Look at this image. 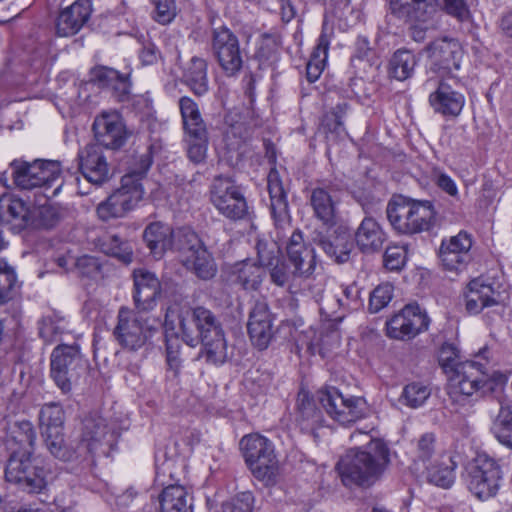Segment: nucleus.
<instances>
[{
  "label": "nucleus",
  "instance_id": "obj_1",
  "mask_svg": "<svg viewBox=\"0 0 512 512\" xmlns=\"http://www.w3.org/2000/svg\"><path fill=\"white\" fill-rule=\"evenodd\" d=\"M183 341L193 347L199 342L207 361L223 364L232 356L220 320L204 306L187 308L178 314Z\"/></svg>",
  "mask_w": 512,
  "mask_h": 512
},
{
  "label": "nucleus",
  "instance_id": "obj_2",
  "mask_svg": "<svg viewBox=\"0 0 512 512\" xmlns=\"http://www.w3.org/2000/svg\"><path fill=\"white\" fill-rule=\"evenodd\" d=\"M389 448L381 439H372L363 449L351 448L340 458L336 469L345 486L369 488L387 469Z\"/></svg>",
  "mask_w": 512,
  "mask_h": 512
},
{
  "label": "nucleus",
  "instance_id": "obj_3",
  "mask_svg": "<svg viewBox=\"0 0 512 512\" xmlns=\"http://www.w3.org/2000/svg\"><path fill=\"white\" fill-rule=\"evenodd\" d=\"M240 448L253 476L266 485H274L280 472L272 443L259 434L244 436Z\"/></svg>",
  "mask_w": 512,
  "mask_h": 512
},
{
  "label": "nucleus",
  "instance_id": "obj_4",
  "mask_svg": "<svg viewBox=\"0 0 512 512\" xmlns=\"http://www.w3.org/2000/svg\"><path fill=\"white\" fill-rule=\"evenodd\" d=\"M84 366L85 362L78 344H61L53 349L50 375L63 394L71 392L72 384L79 378Z\"/></svg>",
  "mask_w": 512,
  "mask_h": 512
},
{
  "label": "nucleus",
  "instance_id": "obj_5",
  "mask_svg": "<svg viewBox=\"0 0 512 512\" xmlns=\"http://www.w3.org/2000/svg\"><path fill=\"white\" fill-rule=\"evenodd\" d=\"M32 455L10 454L5 468V479L28 492H39L46 486L47 471L41 461Z\"/></svg>",
  "mask_w": 512,
  "mask_h": 512
},
{
  "label": "nucleus",
  "instance_id": "obj_6",
  "mask_svg": "<svg viewBox=\"0 0 512 512\" xmlns=\"http://www.w3.org/2000/svg\"><path fill=\"white\" fill-rule=\"evenodd\" d=\"M209 193L212 205L224 217L236 221L248 215L246 199L231 178L216 176Z\"/></svg>",
  "mask_w": 512,
  "mask_h": 512
},
{
  "label": "nucleus",
  "instance_id": "obj_7",
  "mask_svg": "<svg viewBox=\"0 0 512 512\" xmlns=\"http://www.w3.org/2000/svg\"><path fill=\"white\" fill-rule=\"evenodd\" d=\"M143 194L141 183H136L130 176H123L120 187L98 204L97 215L103 221L124 217L142 200Z\"/></svg>",
  "mask_w": 512,
  "mask_h": 512
},
{
  "label": "nucleus",
  "instance_id": "obj_8",
  "mask_svg": "<svg viewBox=\"0 0 512 512\" xmlns=\"http://www.w3.org/2000/svg\"><path fill=\"white\" fill-rule=\"evenodd\" d=\"M468 488L480 500L494 496L499 488L500 467L487 454H478L467 466Z\"/></svg>",
  "mask_w": 512,
  "mask_h": 512
},
{
  "label": "nucleus",
  "instance_id": "obj_9",
  "mask_svg": "<svg viewBox=\"0 0 512 512\" xmlns=\"http://www.w3.org/2000/svg\"><path fill=\"white\" fill-rule=\"evenodd\" d=\"M319 400L327 414L342 425L352 424L366 413L364 398L346 397L333 387L319 391Z\"/></svg>",
  "mask_w": 512,
  "mask_h": 512
},
{
  "label": "nucleus",
  "instance_id": "obj_10",
  "mask_svg": "<svg viewBox=\"0 0 512 512\" xmlns=\"http://www.w3.org/2000/svg\"><path fill=\"white\" fill-rule=\"evenodd\" d=\"M153 329L137 312L121 307L113 335L118 344L129 351L142 348L151 337Z\"/></svg>",
  "mask_w": 512,
  "mask_h": 512
},
{
  "label": "nucleus",
  "instance_id": "obj_11",
  "mask_svg": "<svg viewBox=\"0 0 512 512\" xmlns=\"http://www.w3.org/2000/svg\"><path fill=\"white\" fill-rule=\"evenodd\" d=\"M490 380L486 364L477 361H464L455 366L449 379V394L472 396L478 393Z\"/></svg>",
  "mask_w": 512,
  "mask_h": 512
},
{
  "label": "nucleus",
  "instance_id": "obj_12",
  "mask_svg": "<svg viewBox=\"0 0 512 512\" xmlns=\"http://www.w3.org/2000/svg\"><path fill=\"white\" fill-rule=\"evenodd\" d=\"M212 50L227 76H234L240 72L243 66V56L239 40L227 27L213 30Z\"/></svg>",
  "mask_w": 512,
  "mask_h": 512
},
{
  "label": "nucleus",
  "instance_id": "obj_13",
  "mask_svg": "<svg viewBox=\"0 0 512 512\" xmlns=\"http://www.w3.org/2000/svg\"><path fill=\"white\" fill-rule=\"evenodd\" d=\"M12 166L16 185L25 190L48 185L60 173V167L56 161L13 162Z\"/></svg>",
  "mask_w": 512,
  "mask_h": 512
},
{
  "label": "nucleus",
  "instance_id": "obj_14",
  "mask_svg": "<svg viewBox=\"0 0 512 512\" xmlns=\"http://www.w3.org/2000/svg\"><path fill=\"white\" fill-rule=\"evenodd\" d=\"M429 318L418 305L408 304L386 323L387 335L397 340H410L428 329Z\"/></svg>",
  "mask_w": 512,
  "mask_h": 512
},
{
  "label": "nucleus",
  "instance_id": "obj_15",
  "mask_svg": "<svg viewBox=\"0 0 512 512\" xmlns=\"http://www.w3.org/2000/svg\"><path fill=\"white\" fill-rule=\"evenodd\" d=\"M78 169L83 177L95 186H101L112 177L104 149L94 143L85 145L78 152Z\"/></svg>",
  "mask_w": 512,
  "mask_h": 512
},
{
  "label": "nucleus",
  "instance_id": "obj_16",
  "mask_svg": "<svg viewBox=\"0 0 512 512\" xmlns=\"http://www.w3.org/2000/svg\"><path fill=\"white\" fill-rule=\"evenodd\" d=\"M274 315L264 299L256 300L252 306L247 323L248 335L258 350H265L274 338Z\"/></svg>",
  "mask_w": 512,
  "mask_h": 512
},
{
  "label": "nucleus",
  "instance_id": "obj_17",
  "mask_svg": "<svg viewBox=\"0 0 512 512\" xmlns=\"http://www.w3.org/2000/svg\"><path fill=\"white\" fill-rule=\"evenodd\" d=\"M96 143L103 149L117 150L121 148L129 137L125 124L116 112H103L96 117L93 123Z\"/></svg>",
  "mask_w": 512,
  "mask_h": 512
},
{
  "label": "nucleus",
  "instance_id": "obj_18",
  "mask_svg": "<svg viewBox=\"0 0 512 512\" xmlns=\"http://www.w3.org/2000/svg\"><path fill=\"white\" fill-rule=\"evenodd\" d=\"M426 51L432 71L444 75L459 69L463 51L457 40L447 37L436 39L427 46Z\"/></svg>",
  "mask_w": 512,
  "mask_h": 512
},
{
  "label": "nucleus",
  "instance_id": "obj_19",
  "mask_svg": "<svg viewBox=\"0 0 512 512\" xmlns=\"http://www.w3.org/2000/svg\"><path fill=\"white\" fill-rule=\"evenodd\" d=\"M286 255L298 277H309L316 267L315 250L304 240L300 230H295L286 245Z\"/></svg>",
  "mask_w": 512,
  "mask_h": 512
},
{
  "label": "nucleus",
  "instance_id": "obj_20",
  "mask_svg": "<svg viewBox=\"0 0 512 512\" xmlns=\"http://www.w3.org/2000/svg\"><path fill=\"white\" fill-rule=\"evenodd\" d=\"M133 278L135 290L133 298L136 308L143 312L153 310L162 292L159 279L154 273L145 269L134 270Z\"/></svg>",
  "mask_w": 512,
  "mask_h": 512
},
{
  "label": "nucleus",
  "instance_id": "obj_21",
  "mask_svg": "<svg viewBox=\"0 0 512 512\" xmlns=\"http://www.w3.org/2000/svg\"><path fill=\"white\" fill-rule=\"evenodd\" d=\"M36 430L28 420L9 422L6 428L4 445L10 454H33Z\"/></svg>",
  "mask_w": 512,
  "mask_h": 512
},
{
  "label": "nucleus",
  "instance_id": "obj_22",
  "mask_svg": "<svg viewBox=\"0 0 512 512\" xmlns=\"http://www.w3.org/2000/svg\"><path fill=\"white\" fill-rule=\"evenodd\" d=\"M92 12L89 0H77L60 11L56 19V34L60 37L73 36L89 20Z\"/></svg>",
  "mask_w": 512,
  "mask_h": 512
},
{
  "label": "nucleus",
  "instance_id": "obj_23",
  "mask_svg": "<svg viewBox=\"0 0 512 512\" xmlns=\"http://www.w3.org/2000/svg\"><path fill=\"white\" fill-rule=\"evenodd\" d=\"M113 435L109 433L106 420L99 415L91 414L83 421L81 443L78 449L85 453H94L102 445L111 446Z\"/></svg>",
  "mask_w": 512,
  "mask_h": 512
},
{
  "label": "nucleus",
  "instance_id": "obj_24",
  "mask_svg": "<svg viewBox=\"0 0 512 512\" xmlns=\"http://www.w3.org/2000/svg\"><path fill=\"white\" fill-rule=\"evenodd\" d=\"M313 241L337 263H345L350 258L353 242L350 234L340 227L326 235H318Z\"/></svg>",
  "mask_w": 512,
  "mask_h": 512
},
{
  "label": "nucleus",
  "instance_id": "obj_25",
  "mask_svg": "<svg viewBox=\"0 0 512 512\" xmlns=\"http://www.w3.org/2000/svg\"><path fill=\"white\" fill-rule=\"evenodd\" d=\"M267 188L270 195V210L277 227L290 223L288 203L283 183L276 168H271L267 177Z\"/></svg>",
  "mask_w": 512,
  "mask_h": 512
},
{
  "label": "nucleus",
  "instance_id": "obj_26",
  "mask_svg": "<svg viewBox=\"0 0 512 512\" xmlns=\"http://www.w3.org/2000/svg\"><path fill=\"white\" fill-rule=\"evenodd\" d=\"M438 0H390L392 14L409 22H425L436 11Z\"/></svg>",
  "mask_w": 512,
  "mask_h": 512
},
{
  "label": "nucleus",
  "instance_id": "obj_27",
  "mask_svg": "<svg viewBox=\"0 0 512 512\" xmlns=\"http://www.w3.org/2000/svg\"><path fill=\"white\" fill-rule=\"evenodd\" d=\"M29 215L30 210L21 199L9 194L0 197V221L15 232L28 228Z\"/></svg>",
  "mask_w": 512,
  "mask_h": 512
},
{
  "label": "nucleus",
  "instance_id": "obj_28",
  "mask_svg": "<svg viewBox=\"0 0 512 512\" xmlns=\"http://www.w3.org/2000/svg\"><path fill=\"white\" fill-rule=\"evenodd\" d=\"M386 233L372 217H365L355 232V242L363 253H375L382 249Z\"/></svg>",
  "mask_w": 512,
  "mask_h": 512
},
{
  "label": "nucleus",
  "instance_id": "obj_29",
  "mask_svg": "<svg viewBox=\"0 0 512 512\" xmlns=\"http://www.w3.org/2000/svg\"><path fill=\"white\" fill-rule=\"evenodd\" d=\"M429 102L436 112L455 117L462 111L465 98L461 93L453 90L449 84L441 81L437 90L430 95Z\"/></svg>",
  "mask_w": 512,
  "mask_h": 512
},
{
  "label": "nucleus",
  "instance_id": "obj_30",
  "mask_svg": "<svg viewBox=\"0 0 512 512\" xmlns=\"http://www.w3.org/2000/svg\"><path fill=\"white\" fill-rule=\"evenodd\" d=\"M294 418L301 430L307 432H313L322 423L321 411L310 394L303 389L297 395Z\"/></svg>",
  "mask_w": 512,
  "mask_h": 512
},
{
  "label": "nucleus",
  "instance_id": "obj_31",
  "mask_svg": "<svg viewBox=\"0 0 512 512\" xmlns=\"http://www.w3.org/2000/svg\"><path fill=\"white\" fill-rule=\"evenodd\" d=\"M179 106L187 140L198 139L203 141L208 139V130L197 104L191 98L185 96L180 99Z\"/></svg>",
  "mask_w": 512,
  "mask_h": 512
},
{
  "label": "nucleus",
  "instance_id": "obj_32",
  "mask_svg": "<svg viewBox=\"0 0 512 512\" xmlns=\"http://www.w3.org/2000/svg\"><path fill=\"white\" fill-rule=\"evenodd\" d=\"M309 202L314 216L323 224L331 226L336 222V201L328 187L317 186L311 189Z\"/></svg>",
  "mask_w": 512,
  "mask_h": 512
},
{
  "label": "nucleus",
  "instance_id": "obj_33",
  "mask_svg": "<svg viewBox=\"0 0 512 512\" xmlns=\"http://www.w3.org/2000/svg\"><path fill=\"white\" fill-rule=\"evenodd\" d=\"M409 235L432 230L438 222L437 211L428 200H412Z\"/></svg>",
  "mask_w": 512,
  "mask_h": 512
},
{
  "label": "nucleus",
  "instance_id": "obj_34",
  "mask_svg": "<svg viewBox=\"0 0 512 512\" xmlns=\"http://www.w3.org/2000/svg\"><path fill=\"white\" fill-rule=\"evenodd\" d=\"M143 240L150 252L157 258L162 255L173 245V230L160 222L149 224L143 233Z\"/></svg>",
  "mask_w": 512,
  "mask_h": 512
},
{
  "label": "nucleus",
  "instance_id": "obj_35",
  "mask_svg": "<svg viewBox=\"0 0 512 512\" xmlns=\"http://www.w3.org/2000/svg\"><path fill=\"white\" fill-rule=\"evenodd\" d=\"M183 266L203 281L213 279L217 274V264L212 254L203 246L182 261Z\"/></svg>",
  "mask_w": 512,
  "mask_h": 512
},
{
  "label": "nucleus",
  "instance_id": "obj_36",
  "mask_svg": "<svg viewBox=\"0 0 512 512\" xmlns=\"http://www.w3.org/2000/svg\"><path fill=\"white\" fill-rule=\"evenodd\" d=\"M469 293L466 296V310L469 313L477 314L485 307L498 304L499 300L495 297V291L491 285L482 283L479 279H474L468 284Z\"/></svg>",
  "mask_w": 512,
  "mask_h": 512
},
{
  "label": "nucleus",
  "instance_id": "obj_37",
  "mask_svg": "<svg viewBox=\"0 0 512 512\" xmlns=\"http://www.w3.org/2000/svg\"><path fill=\"white\" fill-rule=\"evenodd\" d=\"M412 200L411 198L398 196L391 199L387 205V218L398 233L409 235Z\"/></svg>",
  "mask_w": 512,
  "mask_h": 512
},
{
  "label": "nucleus",
  "instance_id": "obj_38",
  "mask_svg": "<svg viewBox=\"0 0 512 512\" xmlns=\"http://www.w3.org/2000/svg\"><path fill=\"white\" fill-rule=\"evenodd\" d=\"M347 103L337 104L327 111L321 120L320 130L328 142H337L346 136L343 117L347 111Z\"/></svg>",
  "mask_w": 512,
  "mask_h": 512
},
{
  "label": "nucleus",
  "instance_id": "obj_39",
  "mask_svg": "<svg viewBox=\"0 0 512 512\" xmlns=\"http://www.w3.org/2000/svg\"><path fill=\"white\" fill-rule=\"evenodd\" d=\"M161 512H187L193 509L192 497L183 486L169 485L159 495Z\"/></svg>",
  "mask_w": 512,
  "mask_h": 512
},
{
  "label": "nucleus",
  "instance_id": "obj_40",
  "mask_svg": "<svg viewBox=\"0 0 512 512\" xmlns=\"http://www.w3.org/2000/svg\"><path fill=\"white\" fill-rule=\"evenodd\" d=\"M44 441L49 452L62 461H72L82 455L79 449L68 446L64 439L63 429L45 428Z\"/></svg>",
  "mask_w": 512,
  "mask_h": 512
},
{
  "label": "nucleus",
  "instance_id": "obj_41",
  "mask_svg": "<svg viewBox=\"0 0 512 512\" xmlns=\"http://www.w3.org/2000/svg\"><path fill=\"white\" fill-rule=\"evenodd\" d=\"M455 467L456 463L453 458L448 454H443L428 468V480L437 486L448 488L454 482Z\"/></svg>",
  "mask_w": 512,
  "mask_h": 512
},
{
  "label": "nucleus",
  "instance_id": "obj_42",
  "mask_svg": "<svg viewBox=\"0 0 512 512\" xmlns=\"http://www.w3.org/2000/svg\"><path fill=\"white\" fill-rule=\"evenodd\" d=\"M153 162L152 147H146L141 152L138 150L128 154L125 159L126 171L124 176H130L136 183L146 175Z\"/></svg>",
  "mask_w": 512,
  "mask_h": 512
},
{
  "label": "nucleus",
  "instance_id": "obj_43",
  "mask_svg": "<svg viewBox=\"0 0 512 512\" xmlns=\"http://www.w3.org/2000/svg\"><path fill=\"white\" fill-rule=\"evenodd\" d=\"M185 78L195 95H204L208 91L206 61L199 57H193L186 69Z\"/></svg>",
  "mask_w": 512,
  "mask_h": 512
},
{
  "label": "nucleus",
  "instance_id": "obj_44",
  "mask_svg": "<svg viewBox=\"0 0 512 512\" xmlns=\"http://www.w3.org/2000/svg\"><path fill=\"white\" fill-rule=\"evenodd\" d=\"M362 9V0H332L331 13L347 27L361 20Z\"/></svg>",
  "mask_w": 512,
  "mask_h": 512
},
{
  "label": "nucleus",
  "instance_id": "obj_45",
  "mask_svg": "<svg viewBox=\"0 0 512 512\" xmlns=\"http://www.w3.org/2000/svg\"><path fill=\"white\" fill-rule=\"evenodd\" d=\"M415 55L408 50H397L389 62V74L399 81L408 79L416 66Z\"/></svg>",
  "mask_w": 512,
  "mask_h": 512
},
{
  "label": "nucleus",
  "instance_id": "obj_46",
  "mask_svg": "<svg viewBox=\"0 0 512 512\" xmlns=\"http://www.w3.org/2000/svg\"><path fill=\"white\" fill-rule=\"evenodd\" d=\"M61 219L60 210L53 205H42L30 210L28 228L51 229Z\"/></svg>",
  "mask_w": 512,
  "mask_h": 512
},
{
  "label": "nucleus",
  "instance_id": "obj_47",
  "mask_svg": "<svg viewBox=\"0 0 512 512\" xmlns=\"http://www.w3.org/2000/svg\"><path fill=\"white\" fill-rule=\"evenodd\" d=\"M205 246L198 235L189 229H179L173 231V245L181 257V262L185 260L186 256H190L200 248Z\"/></svg>",
  "mask_w": 512,
  "mask_h": 512
},
{
  "label": "nucleus",
  "instance_id": "obj_48",
  "mask_svg": "<svg viewBox=\"0 0 512 512\" xmlns=\"http://www.w3.org/2000/svg\"><path fill=\"white\" fill-rule=\"evenodd\" d=\"M263 271L261 267L242 263L237 268L236 280L246 290H257L262 282Z\"/></svg>",
  "mask_w": 512,
  "mask_h": 512
},
{
  "label": "nucleus",
  "instance_id": "obj_49",
  "mask_svg": "<svg viewBox=\"0 0 512 512\" xmlns=\"http://www.w3.org/2000/svg\"><path fill=\"white\" fill-rule=\"evenodd\" d=\"M492 430L502 444L512 448V411L509 408L500 409Z\"/></svg>",
  "mask_w": 512,
  "mask_h": 512
},
{
  "label": "nucleus",
  "instance_id": "obj_50",
  "mask_svg": "<svg viewBox=\"0 0 512 512\" xmlns=\"http://www.w3.org/2000/svg\"><path fill=\"white\" fill-rule=\"evenodd\" d=\"M378 58L373 49L369 47V42L364 37H359L356 42V53L351 62L355 68L366 71L367 68L378 66Z\"/></svg>",
  "mask_w": 512,
  "mask_h": 512
},
{
  "label": "nucleus",
  "instance_id": "obj_51",
  "mask_svg": "<svg viewBox=\"0 0 512 512\" xmlns=\"http://www.w3.org/2000/svg\"><path fill=\"white\" fill-rule=\"evenodd\" d=\"M430 394L431 390L428 386L419 382H412L404 387L401 400L404 401L405 405L417 408L425 403Z\"/></svg>",
  "mask_w": 512,
  "mask_h": 512
},
{
  "label": "nucleus",
  "instance_id": "obj_52",
  "mask_svg": "<svg viewBox=\"0 0 512 512\" xmlns=\"http://www.w3.org/2000/svg\"><path fill=\"white\" fill-rule=\"evenodd\" d=\"M39 420L45 428L63 429L64 411L58 403H47L40 410Z\"/></svg>",
  "mask_w": 512,
  "mask_h": 512
},
{
  "label": "nucleus",
  "instance_id": "obj_53",
  "mask_svg": "<svg viewBox=\"0 0 512 512\" xmlns=\"http://www.w3.org/2000/svg\"><path fill=\"white\" fill-rule=\"evenodd\" d=\"M258 261L261 266H273L280 260L281 250L278 243L271 239H260L256 244Z\"/></svg>",
  "mask_w": 512,
  "mask_h": 512
},
{
  "label": "nucleus",
  "instance_id": "obj_54",
  "mask_svg": "<svg viewBox=\"0 0 512 512\" xmlns=\"http://www.w3.org/2000/svg\"><path fill=\"white\" fill-rule=\"evenodd\" d=\"M15 283L14 270L4 260H0V305L12 298V289Z\"/></svg>",
  "mask_w": 512,
  "mask_h": 512
},
{
  "label": "nucleus",
  "instance_id": "obj_55",
  "mask_svg": "<svg viewBox=\"0 0 512 512\" xmlns=\"http://www.w3.org/2000/svg\"><path fill=\"white\" fill-rule=\"evenodd\" d=\"M393 297V286L390 283L378 285L371 293L369 311L377 313L388 305Z\"/></svg>",
  "mask_w": 512,
  "mask_h": 512
},
{
  "label": "nucleus",
  "instance_id": "obj_56",
  "mask_svg": "<svg viewBox=\"0 0 512 512\" xmlns=\"http://www.w3.org/2000/svg\"><path fill=\"white\" fill-rule=\"evenodd\" d=\"M106 253L125 264H129L133 258L130 244L127 241H122L117 235L109 237Z\"/></svg>",
  "mask_w": 512,
  "mask_h": 512
},
{
  "label": "nucleus",
  "instance_id": "obj_57",
  "mask_svg": "<svg viewBox=\"0 0 512 512\" xmlns=\"http://www.w3.org/2000/svg\"><path fill=\"white\" fill-rule=\"evenodd\" d=\"M439 257L447 270H460L470 260L469 254L457 253L447 248L446 245H441Z\"/></svg>",
  "mask_w": 512,
  "mask_h": 512
},
{
  "label": "nucleus",
  "instance_id": "obj_58",
  "mask_svg": "<svg viewBox=\"0 0 512 512\" xmlns=\"http://www.w3.org/2000/svg\"><path fill=\"white\" fill-rule=\"evenodd\" d=\"M75 265L81 276L96 279L102 274V265L96 257L84 255L77 259Z\"/></svg>",
  "mask_w": 512,
  "mask_h": 512
},
{
  "label": "nucleus",
  "instance_id": "obj_59",
  "mask_svg": "<svg viewBox=\"0 0 512 512\" xmlns=\"http://www.w3.org/2000/svg\"><path fill=\"white\" fill-rule=\"evenodd\" d=\"M181 344L178 337H170L166 340V360L169 368L174 371L175 375L178 374L182 359H181Z\"/></svg>",
  "mask_w": 512,
  "mask_h": 512
},
{
  "label": "nucleus",
  "instance_id": "obj_60",
  "mask_svg": "<svg viewBox=\"0 0 512 512\" xmlns=\"http://www.w3.org/2000/svg\"><path fill=\"white\" fill-rule=\"evenodd\" d=\"M383 258L385 268L391 271L400 270L405 264L406 252L400 246H389Z\"/></svg>",
  "mask_w": 512,
  "mask_h": 512
},
{
  "label": "nucleus",
  "instance_id": "obj_61",
  "mask_svg": "<svg viewBox=\"0 0 512 512\" xmlns=\"http://www.w3.org/2000/svg\"><path fill=\"white\" fill-rule=\"evenodd\" d=\"M270 267L271 281L277 286H285L293 276H296L293 271L289 269L288 265L284 261H281V259L276 261L274 265Z\"/></svg>",
  "mask_w": 512,
  "mask_h": 512
},
{
  "label": "nucleus",
  "instance_id": "obj_62",
  "mask_svg": "<svg viewBox=\"0 0 512 512\" xmlns=\"http://www.w3.org/2000/svg\"><path fill=\"white\" fill-rule=\"evenodd\" d=\"M441 245H446L457 253L469 254L472 247L471 235L466 231H460L456 236L451 237L448 241H443Z\"/></svg>",
  "mask_w": 512,
  "mask_h": 512
},
{
  "label": "nucleus",
  "instance_id": "obj_63",
  "mask_svg": "<svg viewBox=\"0 0 512 512\" xmlns=\"http://www.w3.org/2000/svg\"><path fill=\"white\" fill-rule=\"evenodd\" d=\"M188 142V149H187V155L190 161H192L195 164H199L204 162L206 159L207 154V145H208V139L205 140H187Z\"/></svg>",
  "mask_w": 512,
  "mask_h": 512
},
{
  "label": "nucleus",
  "instance_id": "obj_64",
  "mask_svg": "<svg viewBox=\"0 0 512 512\" xmlns=\"http://www.w3.org/2000/svg\"><path fill=\"white\" fill-rule=\"evenodd\" d=\"M444 9L447 14L455 17L460 22L466 21L470 17L469 8L465 0H443Z\"/></svg>",
  "mask_w": 512,
  "mask_h": 512
}]
</instances>
